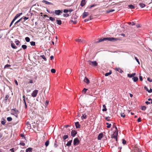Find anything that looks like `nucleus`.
Wrapping results in <instances>:
<instances>
[{
  "mask_svg": "<svg viewBox=\"0 0 152 152\" xmlns=\"http://www.w3.org/2000/svg\"><path fill=\"white\" fill-rule=\"evenodd\" d=\"M75 40L76 42L81 43H84L85 42V41L83 39H76Z\"/></svg>",
  "mask_w": 152,
  "mask_h": 152,
  "instance_id": "5",
  "label": "nucleus"
},
{
  "mask_svg": "<svg viewBox=\"0 0 152 152\" xmlns=\"http://www.w3.org/2000/svg\"><path fill=\"white\" fill-rule=\"evenodd\" d=\"M20 144L22 146H24L25 145V143L23 142H20Z\"/></svg>",
  "mask_w": 152,
  "mask_h": 152,
  "instance_id": "56",
  "label": "nucleus"
},
{
  "mask_svg": "<svg viewBox=\"0 0 152 152\" xmlns=\"http://www.w3.org/2000/svg\"><path fill=\"white\" fill-rule=\"evenodd\" d=\"M68 137V136L67 135H64L63 137V139L64 140H65Z\"/></svg>",
  "mask_w": 152,
  "mask_h": 152,
  "instance_id": "33",
  "label": "nucleus"
},
{
  "mask_svg": "<svg viewBox=\"0 0 152 152\" xmlns=\"http://www.w3.org/2000/svg\"><path fill=\"white\" fill-rule=\"evenodd\" d=\"M84 81L88 84L89 83V80L86 77H85L84 80Z\"/></svg>",
  "mask_w": 152,
  "mask_h": 152,
  "instance_id": "19",
  "label": "nucleus"
},
{
  "mask_svg": "<svg viewBox=\"0 0 152 152\" xmlns=\"http://www.w3.org/2000/svg\"><path fill=\"white\" fill-rule=\"evenodd\" d=\"M88 62L90 65L94 67H96L98 65V63L96 61H92L88 60Z\"/></svg>",
  "mask_w": 152,
  "mask_h": 152,
  "instance_id": "2",
  "label": "nucleus"
},
{
  "mask_svg": "<svg viewBox=\"0 0 152 152\" xmlns=\"http://www.w3.org/2000/svg\"><path fill=\"white\" fill-rule=\"evenodd\" d=\"M49 144V141L48 140L46 141L45 143V145L46 146V147L48 146Z\"/></svg>",
  "mask_w": 152,
  "mask_h": 152,
  "instance_id": "36",
  "label": "nucleus"
},
{
  "mask_svg": "<svg viewBox=\"0 0 152 152\" xmlns=\"http://www.w3.org/2000/svg\"><path fill=\"white\" fill-rule=\"evenodd\" d=\"M38 91L37 90H34L31 94L32 96L34 97H36L38 93Z\"/></svg>",
  "mask_w": 152,
  "mask_h": 152,
  "instance_id": "7",
  "label": "nucleus"
},
{
  "mask_svg": "<svg viewBox=\"0 0 152 152\" xmlns=\"http://www.w3.org/2000/svg\"><path fill=\"white\" fill-rule=\"evenodd\" d=\"M11 46L13 48L16 49L17 48V47L15 45V44L13 43H12L11 44Z\"/></svg>",
  "mask_w": 152,
  "mask_h": 152,
  "instance_id": "29",
  "label": "nucleus"
},
{
  "mask_svg": "<svg viewBox=\"0 0 152 152\" xmlns=\"http://www.w3.org/2000/svg\"><path fill=\"white\" fill-rule=\"evenodd\" d=\"M30 43L32 46H35V42H34L32 41Z\"/></svg>",
  "mask_w": 152,
  "mask_h": 152,
  "instance_id": "37",
  "label": "nucleus"
},
{
  "mask_svg": "<svg viewBox=\"0 0 152 152\" xmlns=\"http://www.w3.org/2000/svg\"><path fill=\"white\" fill-rule=\"evenodd\" d=\"M77 134V132L75 131V130H72L71 132V135L73 137H74L75 136V135L76 134Z\"/></svg>",
  "mask_w": 152,
  "mask_h": 152,
  "instance_id": "9",
  "label": "nucleus"
},
{
  "mask_svg": "<svg viewBox=\"0 0 152 152\" xmlns=\"http://www.w3.org/2000/svg\"><path fill=\"white\" fill-rule=\"evenodd\" d=\"M131 9H134L135 8V6L132 4H130L128 6Z\"/></svg>",
  "mask_w": 152,
  "mask_h": 152,
  "instance_id": "26",
  "label": "nucleus"
},
{
  "mask_svg": "<svg viewBox=\"0 0 152 152\" xmlns=\"http://www.w3.org/2000/svg\"><path fill=\"white\" fill-rule=\"evenodd\" d=\"M81 118L82 119H86V115L85 114L83 115L81 117Z\"/></svg>",
  "mask_w": 152,
  "mask_h": 152,
  "instance_id": "32",
  "label": "nucleus"
},
{
  "mask_svg": "<svg viewBox=\"0 0 152 152\" xmlns=\"http://www.w3.org/2000/svg\"><path fill=\"white\" fill-rule=\"evenodd\" d=\"M56 21L57 22V24L58 25H60L62 24V21L61 20H56Z\"/></svg>",
  "mask_w": 152,
  "mask_h": 152,
  "instance_id": "24",
  "label": "nucleus"
},
{
  "mask_svg": "<svg viewBox=\"0 0 152 152\" xmlns=\"http://www.w3.org/2000/svg\"><path fill=\"white\" fill-rule=\"evenodd\" d=\"M49 19L50 20L52 21H54L55 20L54 18H53L51 17H49Z\"/></svg>",
  "mask_w": 152,
  "mask_h": 152,
  "instance_id": "34",
  "label": "nucleus"
},
{
  "mask_svg": "<svg viewBox=\"0 0 152 152\" xmlns=\"http://www.w3.org/2000/svg\"><path fill=\"white\" fill-rule=\"evenodd\" d=\"M10 66V65H9L8 64H6V65H5V66H4V68H6V67H8L9 66Z\"/></svg>",
  "mask_w": 152,
  "mask_h": 152,
  "instance_id": "63",
  "label": "nucleus"
},
{
  "mask_svg": "<svg viewBox=\"0 0 152 152\" xmlns=\"http://www.w3.org/2000/svg\"><path fill=\"white\" fill-rule=\"evenodd\" d=\"M40 57H41L42 58H43L45 61H46V58L44 55H41Z\"/></svg>",
  "mask_w": 152,
  "mask_h": 152,
  "instance_id": "30",
  "label": "nucleus"
},
{
  "mask_svg": "<svg viewBox=\"0 0 152 152\" xmlns=\"http://www.w3.org/2000/svg\"><path fill=\"white\" fill-rule=\"evenodd\" d=\"M6 123L5 121H1V124L3 125H4Z\"/></svg>",
  "mask_w": 152,
  "mask_h": 152,
  "instance_id": "54",
  "label": "nucleus"
},
{
  "mask_svg": "<svg viewBox=\"0 0 152 152\" xmlns=\"http://www.w3.org/2000/svg\"><path fill=\"white\" fill-rule=\"evenodd\" d=\"M139 5L141 8H143L146 6L145 4L142 2L140 3L139 4Z\"/></svg>",
  "mask_w": 152,
  "mask_h": 152,
  "instance_id": "22",
  "label": "nucleus"
},
{
  "mask_svg": "<svg viewBox=\"0 0 152 152\" xmlns=\"http://www.w3.org/2000/svg\"><path fill=\"white\" fill-rule=\"evenodd\" d=\"M114 11H115V10H113V9L109 10H107L106 11V12L107 13H110V12H113Z\"/></svg>",
  "mask_w": 152,
  "mask_h": 152,
  "instance_id": "31",
  "label": "nucleus"
},
{
  "mask_svg": "<svg viewBox=\"0 0 152 152\" xmlns=\"http://www.w3.org/2000/svg\"><path fill=\"white\" fill-rule=\"evenodd\" d=\"M118 133L117 132H114L113 134L112 135L111 137L112 138L115 139L116 141H117V136L118 135Z\"/></svg>",
  "mask_w": 152,
  "mask_h": 152,
  "instance_id": "4",
  "label": "nucleus"
},
{
  "mask_svg": "<svg viewBox=\"0 0 152 152\" xmlns=\"http://www.w3.org/2000/svg\"><path fill=\"white\" fill-rule=\"evenodd\" d=\"M12 112L13 111V112L15 114V115H18L19 113L18 110H16L15 108L12 109L11 110Z\"/></svg>",
  "mask_w": 152,
  "mask_h": 152,
  "instance_id": "11",
  "label": "nucleus"
},
{
  "mask_svg": "<svg viewBox=\"0 0 152 152\" xmlns=\"http://www.w3.org/2000/svg\"><path fill=\"white\" fill-rule=\"evenodd\" d=\"M137 122H140L141 121V118H139L137 119Z\"/></svg>",
  "mask_w": 152,
  "mask_h": 152,
  "instance_id": "61",
  "label": "nucleus"
},
{
  "mask_svg": "<svg viewBox=\"0 0 152 152\" xmlns=\"http://www.w3.org/2000/svg\"><path fill=\"white\" fill-rule=\"evenodd\" d=\"M77 18V17L75 15H73L72 17V20H71V21L73 23L75 24L77 23V21L75 20V19Z\"/></svg>",
  "mask_w": 152,
  "mask_h": 152,
  "instance_id": "6",
  "label": "nucleus"
},
{
  "mask_svg": "<svg viewBox=\"0 0 152 152\" xmlns=\"http://www.w3.org/2000/svg\"><path fill=\"white\" fill-rule=\"evenodd\" d=\"M75 125L77 129L80 128V125L79 124L78 122H75Z\"/></svg>",
  "mask_w": 152,
  "mask_h": 152,
  "instance_id": "14",
  "label": "nucleus"
},
{
  "mask_svg": "<svg viewBox=\"0 0 152 152\" xmlns=\"http://www.w3.org/2000/svg\"><path fill=\"white\" fill-rule=\"evenodd\" d=\"M115 70L116 71H117L121 73H122L123 72V71L120 68H116L115 69Z\"/></svg>",
  "mask_w": 152,
  "mask_h": 152,
  "instance_id": "16",
  "label": "nucleus"
},
{
  "mask_svg": "<svg viewBox=\"0 0 152 152\" xmlns=\"http://www.w3.org/2000/svg\"><path fill=\"white\" fill-rule=\"evenodd\" d=\"M132 79L134 82L137 81L138 80V78L137 77H134Z\"/></svg>",
  "mask_w": 152,
  "mask_h": 152,
  "instance_id": "27",
  "label": "nucleus"
},
{
  "mask_svg": "<svg viewBox=\"0 0 152 152\" xmlns=\"http://www.w3.org/2000/svg\"><path fill=\"white\" fill-rule=\"evenodd\" d=\"M121 116L123 118H124L125 116V115L124 114V113H121Z\"/></svg>",
  "mask_w": 152,
  "mask_h": 152,
  "instance_id": "46",
  "label": "nucleus"
},
{
  "mask_svg": "<svg viewBox=\"0 0 152 152\" xmlns=\"http://www.w3.org/2000/svg\"><path fill=\"white\" fill-rule=\"evenodd\" d=\"M42 2L44 3H45L47 4H49V5H52V3L50 2H49L48 1H47L45 0H43L42 1Z\"/></svg>",
  "mask_w": 152,
  "mask_h": 152,
  "instance_id": "25",
  "label": "nucleus"
},
{
  "mask_svg": "<svg viewBox=\"0 0 152 152\" xmlns=\"http://www.w3.org/2000/svg\"><path fill=\"white\" fill-rule=\"evenodd\" d=\"M23 18L24 19V21H25L26 20L28 19V18L26 17H24Z\"/></svg>",
  "mask_w": 152,
  "mask_h": 152,
  "instance_id": "59",
  "label": "nucleus"
},
{
  "mask_svg": "<svg viewBox=\"0 0 152 152\" xmlns=\"http://www.w3.org/2000/svg\"><path fill=\"white\" fill-rule=\"evenodd\" d=\"M146 109V107L145 106H143L141 108V110H145Z\"/></svg>",
  "mask_w": 152,
  "mask_h": 152,
  "instance_id": "47",
  "label": "nucleus"
},
{
  "mask_svg": "<svg viewBox=\"0 0 152 152\" xmlns=\"http://www.w3.org/2000/svg\"><path fill=\"white\" fill-rule=\"evenodd\" d=\"M15 43L16 45H18L20 43V42L18 40H17L15 41Z\"/></svg>",
  "mask_w": 152,
  "mask_h": 152,
  "instance_id": "53",
  "label": "nucleus"
},
{
  "mask_svg": "<svg viewBox=\"0 0 152 152\" xmlns=\"http://www.w3.org/2000/svg\"><path fill=\"white\" fill-rule=\"evenodd\" d=\"M86 0H82L81 1L80 5L82 7H83L86 4Z\"/></svg>",
  "mask_w": 152,
  "mask_h": 152,
  "instance_id": "10",
  "label": "nucleus"
},
{
  "mask_svg": "<svg viewBox=\"0 0 152 152\" xmlns=\"http://www.w3.org/2000/svg\"><path fill=\"white\" fill-rule=\"evenodd\" d=\"M20 136L22 137H24V138H25V137H24V134H21Z\"/></svg>",
  "mask_w": 152,
  "mask_h": 152,
  "instance_id": "58",
  "label": "nucleus"
},
{
  "mask_svg": "<svg viewBox=\"0 0 152 152\" xmlns=\"http://www.w3.org/2000/svg\"><path fill=\"white\" fill-rule=\"evenodd\" d=\"M72 142V140H70L68 142L67 144H66V145L68 146H70L71 145Z\"/></svg>",
  "mask_w": 152,
  "mask_h": 152,
  "instance_id": "23",
  "label": "nucleus"
},
{
  "mask_svg": "<svg viewBox=\"0 0 152 152\" xmlns=\"http://www.w3.org/2000/svg\"><path fill=\"white\" fill-rule=\"evenodd\" d=\"M63 12L64 13H67L68 12V10L65 9L64 10Z\"/></svg>",
  "mask_w": 152,
  "mask_h": 152,
  "instance_id": "57",
  "label": "nucleus"
},
{
  "mask_svg": "<svg viewBox=\"0 0 152 152\" xmlns=\"http://www.w3.org/2000/svg\"><path fill=\"white\" fill-rule=\"evenodd\" d=\"M136 75L135 73H134L132 74H127V76L130 78L134 77Z\"/></svg>",
  "mask_w": 152,
  "mask_h": 152,
  "instance_id": "17",
  "label": "nucleus"
},
{
  "mask_svg": "<svg viewBox=\"0 0 152 152\" xmlns=\"http://www.w3.org/2000/svg\"><path fill=\"white\" fill-rule=\"evenodd\" d=\"M106 124L107 125V128H110L111 127V124H109L108 123H106Z\"/></svg>",
  "mask_w": 152,
  "mask_h": 152,
  "instance_id": "38",
  "label": "nucleus"
},
{
  "mask_svg": "<svg viewBox=\"0 0 152 152\" xmlns=\"http://www.w3.org/2000/svg\"><path fill=\"white\" fill-rule=\"evenodd\" d=\"M87 90V89H86L85 88H84V89L82 91V92L84 93H86V92Z\"/></svg>",
  "mask_w": 152,
  "mask_h": 152,
  "instance_id": "45",
  "label": "nucleus"
},
{
  "mask_svg": "<svg viewBox=\"0 0 152 152\" xmlns=\"http://www.w3.org/2000/svg\"><path fill=\"white\" fill-rule=\"evenodd\" d=\"M148 101H149L150 102V103L152 104V99L150 98H149L148 99Z\"/></svg>",
  "mask_w": 152,
  "mask_h": 152,
  "instance_id": "60",
  "label": "nucleus"
},
{
  "mask_svg": "<svg viewBox=\"0 0 152 152\" xmlns=\"http://www.w3.org/2000/svg\"><path fill=\"white\" fill-rule=\"evenodd\" d=\"M126 141L125 140L123 139L122 140V143H123V144L124 145V144H125L126 143Z\"/></svg>",
  "mask_w": 152,
  "mask_h": 152,
  "instance_id": "48",
  "label": "nucleus"
},
{
  "mask_svg": "<svg viewBox=\"0 0 152 152\" xmlns=\"http://www.w3.org/2000/svg\"><path fill=\"white\" fill-rule=\"evenodd\" d=\"M112 74V71L110 70L109 72L106 73L104 74V75L105 76H107L108 75H111Z\"/></svg>",
  "mask_w": 152,
  "mask_h": 152,
  "instance_id": "28",
  "label": "nucleus"
},
{
  "mask_svg": "<svg viewBox=\"0 0 152 152\" xmlns=\"http://www.w3.org/2000/svg\"><path fill=\"white\" fill-rule=\"evenodd\" d=\"M49 103V101L48 100H46L45 102V105L46 106Z\"/></svg>",
  "mask_w": 152,
  "mask_h": 152,
  "instance_id": "55",
  "label": "nucleus"
},
{
  "mask_svg": "<svg viewBox=\"0 0 152 152\" xmlns=\"http://www.w3.org/2000/svg\"><path fill=\"white\" fill-rule=\"evenodd\" d=\"M9 96L8 95H6L5 98L4 100L7 101L8 98H9Z\"/></svg>",
  "mask_w": 152,
  "mask_h": 152,
  "instance_id": "42",
  "label": "nucleus"
},
{
  "mask_svg": "<svg viewBox=\"0 0 152 152\" xmlns=\"http://www.w3.org/2000/svg\"><path fill=\"white\" fill-rule=\"evenodd\" d=\"M96 6V4H94L91 5L90 7H89V9H91L92 7Z\"/></svg>",
  "mask_w": 152,
  "mask_h": 152,
  "instance_id": "41",
  "label": "nucleus"
},
{
  "mask_svg": "<svg viewBox=\"0 0 152 152\" xmlns=\"http://www.w3.org/2000/svg\"><path fill=\"white\" fill-rule=\"evenodd\" d=\"M147 80L148 81H149L150 82H152V79H151L149 77H148L147 78Z\"/></svg>",
  "mask_w": 152,
  "mask_h": 152,
  "instance_id": "52",
  "label": "nucleus"
},
{
  "mask_svg": "<svg viewBox=\"0 0 152 152\" xmlns=\"http://www.w3.org/2000/svg\"><path fill=\"white\" fill-rule=\"evenodd\" d=\"M103 134L102 133H100L98 137V140H100L103 137Z\"/></svg>",
  "mask_w": 152,
  "mask_h": 152,
  "instance_id": "18",
  "label": "nucleus"
},
{
  "mask_svg": "<svg viewBox=\"0 0 152 152\" xmlns=\"http://www.w3.org/2000/svg\"><path fill=\"white\" fill-rule=\"evenodd\" d=\"M14 82H15V84L17 86H18V82L17 80H15V81H14Z\"/></svg>",
  "mask_w": 152,
  "mask_h": 152,
  "instance_id": "64",
  "label": "nucleus"
},
{
  "mask_svg": "<svg viewBox=\"0 0 152 152\" xmlns=\"http://www.w3.org/2000/svg\"><path fill=\"white\" fill-rule=\"evenodd\" d=\"M33 148L31 147H29L26 149V152H32Z\"/></svg>",
  "mask_w": 152,
  "mask_h": 152,
  "instance_id": "15",
  "label": "nucleus"
},
{
  "mask_svg": "<svg viewBox=\"0 0 152 152\" xmlns=\"http://www.w3.org/2000/svg\"><path fill=\"white\" fill-rule=\"evenodd\" d=\"M61 13H62V11L60 10H56L55 11V14L57 15H60Z\"/></svg>",
  "mask_w": 152,
  "mask_h": 152,
  "instance_id": "12",
  "label": "nucleus"
},
{
  "mask_svg": "<svg viewBox=\"0 0 152 152\" xmlns=\"http://www.w3.org/2000/svg\"><path fill=\"white\" fill-rule=\"evenodd\" d=\"M25 39L26 41L27 42H29L30 40L29 38L28 37H26Z\"/></svg>",
  "mask_w": 152,
  "mask_h": 152,
  "instance_id": "35",
  "label": "nucleus"
},
{
  "mask_svg": "<svg viewBox=\"0 0 152 152\" xmlns=\"http://www.w3.org/2000/svg\"><path fill=\"white\" fill-rule=\"evenodd\" d=\"M144 88L146 90V91H148V92L149 89L146 86H145L144 87Z\"/></svg>",
  "mask_w": 152,
  "mask_h": 152,
  "instance_id": "51",
  "label": "nucleus"
},
{
  "mask_svg": "<svg viewBox=\"0 0 152 152\" xmlns=\"http://www.w3.org/2000/svg\"><path fill=\"white\" fill-rule=\"evenodd\" d=\"M89 13L88 12H84L83 14L82 18H85L88 15Z\"/></svg>",
  "mask_w": 152,
  "mask_h": 152,
  "instance_id": "13",
  "label": "nucleus"
},
{
  "mask_svg": "<svg viewBox=\"0 0 152 152\" xmlns=\"http://www.w3.org/2000/svg\"><path fill=\"white\" fill-rule=\"evenodd\" d=\"M120 40V39L118 38H115L113 37H105L104 38H102L100 39L97 40V41H96L95 42V43H98L106 41V40H108L109 41H116L118 40Z\"/></svg>",
  "mask_w": 152,
  "mask_h": 152,
  "instance_id": "1",
  "label": "nucleus"
},
{
  "mask_svg": "<svg viewBox=\"0 0 152 152\" xmlns=\"http://www.w3.org/2000/svg\"><path fill=\"white\" fill-rule=\"evenodd\" d=\"M80 141L77 138H75L74 140V145H78Z\"/></svg>",
  "mask_w": 152,
  "mask_h": 152,
  "instance_id": "8",
  "label": "nucleus"
},
{
  "mask_svg": "<svg viewBox=\"0 0 152 152\" xmlns=\"http://www.w3.org/2000/svg\"><path fill=\"white\" fill-rule=\"evenodd\" d=\"M22 14V13H20L18 14H17L16 15L15 17H14V18L13 19V20H12L10 25V27H11V26L12 24L13 23H14V21L15 20L18 18V17H19Z\"/></svg>",
  "mask_w": 152,
  "mask_h": 152,
  "instance_id": "3",
  "label": "nucleus"
},
{
  "mask_svg": "<svg viewBox=\"0 0 152 152\" xmlns=\"http://www.w3.org/2000/svg\"><path fill=\"white\" fill-rule=\"evenodd\" d=\"M63 16L65 17H67L69 15V14H64L63 15Z\"/></svg>",
  "mask_w": 152,
  "mask_h": 152,
  "instance_id": "44",
  "label": "nucleus"
},
{
  "mask_svg": "<svg viewBox=\"0 0 152 152\" xmlns=\"http://www.w3.org/2000/svg\"><path fill=\"white\" fill-rule=\"evenodd\" d=\"M14 148H12L10 149V150L12 152H15L14 151Z\"/></svg>",
  "mask_w": 152,
  "mask_h": 152,
  "instance_id": "62",
  "label": "nucleus"
},
{
  "mask_svg": "<svg viewBox=\"0 0 152 152\" xmlns=\"http://www.w3.org/2000/svg\"><path fill=\"white\" fill-rule=\"evenodd\" d=\"M133 152H142V150L139 148H136L134 149V151Z\"/></svg>",
  "mask_w": 152,
  "mask_h": 152,
  "instance_id": "21",
  "label": "nucleus"
},
{
  "mask_svg": "<svg viewBox=\"0 0 152 152\" xmlns=\"http://www.w3.org/2000/svg\"><path fill=\"white\" fill-rule=\"evenodd\" d=\"M134 58L135 59V60H136V61H137L138 63V64H140V63L138 59L137 58V57H135Z\"/></svg>",
  "mask_w": 152,
  "mask_h": 152,
  "instance_id": "49",
  "label": "nucleus"
},
{
  "mask_svg": "<svg viewBox=\"0 0 152 152\" xmlns=\"http://www.w3.org/2000/svg\"><path fill=\"white\" fill-rule=\"evenodd\" d=\"M27 46L26 45H23L22 46V48L23 49H25L27 48Z\"/></svg>",
  "mask_w": 152,
  "mask_h": 152,
  "instance_id": "39",
  "label": "nucleus"
},
{
  "mask_svg": "<svg viewBox=\"0 0 152 152\" xmlns=\"http://www.w3.org/2000/svg\"><path fill=\"white\" fill-rule=\"evenodd\" d=\"M22 19V18H20V19H19V20H18V21H17L15 23V24H16L18 23V22H20L21 20Z\"/></svg>",
  "mask_w": 152,
  "mask_h": 152,
  "instance_id": "50",
  "label": "nucleus"
},
{
  "mask_svg": "<svg viewBox=\"0 0 152 152\" xmlns=\"http://www.w3.org/2000/svg\"><path fill=\"white\" fill-rule=\"evenodd\" d=\"M23 101L24 102V104H25V108H26V109L27 108V106L26 104V100H25V96H23Z\"/></svg>",
  "mask_w": 152,
  "mask_h": 152,
  "instance_id": "20",
  "label": "nucleus"
},
{
  "mask_svg": "<svg viewBox=\"0 0 152 152\" xmlns=\"http://www.w3.org/2000/svg\"><path fill=\"white\" fill-rule=\"evenodd\" d=\"M7 120L8 121H10L12 120V118L11 117H8L7 118Z\"/></svg>",
  "mask_w": 152,
  "mask_h": 152,
  "instance_id": "40",
  "label": "nucleus"
},
{
  "mask_svg": "<svg viewBox=\"0 0 152 152\" xmlns=\"http://www.w3.org/2000/svg\"><path fill=\"white\" fill-rule=\"evenodd\" d=\"M51 72L52 73H55L56 72V70L54 69H52L51 70Z\"/></svg>",
  "mask_w": 152,
  "mask_h": 152,
  "instance_id": "43",
  "label": "nucleus"
}]
</instances>
